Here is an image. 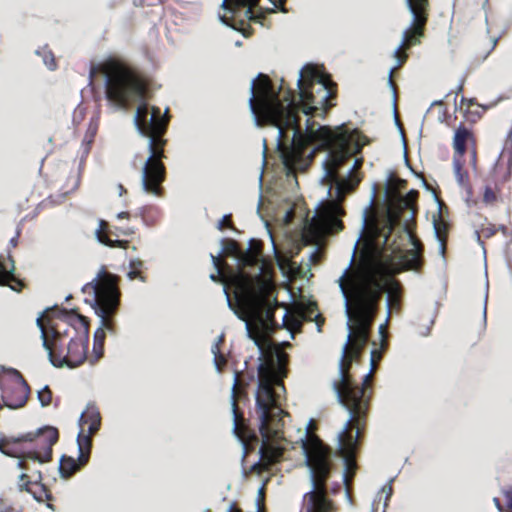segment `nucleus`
<instances>
[{
    "label": "nucleus",
    "instance_id": "49",
    "mask_svg": "<svg viewBox=\"0 0 512 512\" xmlns=\"http://www.w3.org/2000/svg\"><path fill=\"white\" fill-rule=\"evenodd\" d=\"M135 231H136V230H135V229H133V228H127V229H122V230H120V233H121L122 235H126V236H128V235H132V234H134V233H135Z\"/></svg>",
    "mask_w": 512,
    "mask_h": 512
},
{
    "label": "nucleus",
    "instance_id": "8",
    "mask_svg": "<svg viewBox=\"0 0 512 512\" xmlns=\"http://www.w3.org/2000/svg\"><path fill=\"white\" fill-rule=\"evenodd\" d=\"M398 214L388 213L382 222L375 220L370 225V244L373 252L379 257L380 267L390 275H396L403 271L421 270L424 260V247L421 241L410 234L412 249L405 252L395 241L389 243L391 234L399 222Z\"/></svg>",
    "mask_w": 512,
    "mask_h": 512
},
{
    "label": "nucleus",
    "instance_id": "31",
    "mask_svg": "<svg viewBox=\"0 0 512 512\" xmlns=\"http://www.w3.org/2000/svg\"><path fill=\"white\" fill-rule=\"evenodd\" d=\"M239 271L240 270H238L237 272H231L229 275H225L222 272V270H217V273L210 275V279L212 281H214V282H221L224 285V292H225L229 302H230V293H229L228 290H229V288H233L234 289V286L231 283V279Z\"/></svg>",
    "mask_w": 512,
    "mask_h": 512
},
{
    "label": "nucleus",
    "instance_id": "22",
    "mask_svg": "<svg viewBox=\"0 0 512 512\" xmlns=\"http://www.w3.org/2000/svg\"><path fill=\"white\" fill-rule=\"evenodd\" d=\"M383 287V291L387 292V307H388V317L389 319L392 312H400L402 307V296H403V287L398 280L392 279L387 283V287L381 283ZM384 292H382L383 294Z\"/></svg>",
    "mask_w": 512,
    "mask_h": 512
},
{
    "label": "nucleus",
    "instance_id": "13",
    "mask_svg": "<svg viewBox=\"0 0 512 512\" xmlns=\"http://www.w3.org/2000/svg\"><path fill=\"white\" fill-rule=\"evenodd\" d=\"M241 394V381L239 374L234 379L232 387V413H233V433L239 439L243 446L244 456L253 452L259 444V438L256 432L250 428L247 420L244 417L243 411L238 405V400Z\"/></svg>",
    "mask_w": 512,
    "mask_h": 512
},
{
    "label": "nucleus",
    "instance_id": "9",
    "mask_svg": "<svg viewBox=\"0 0 512 512\" xmlns=\"http://www.w3.org/2000/svg\"><path fill=\"white\" fill-rule=\"evenodd\" d=\"M306 465L310 469L313 490L305 494L306 512H332L333 502L327 497V481L334 469L332 449L315 434L306 433L302 440Z\"/></svg>",
    "mask_w": 512,
    "mask_h": 512
},
{
    "label": "nucleus",
    "instance_id": "53",
    "mask_svg": "<svg viewBox=\"0 0 512 512\" xmlns=\"http://www.w3.org/2000/svg\"><path fill=\"white\" fill-rule=\"evenodd\" d=\"M362 163H363V160L360 158V159H356L355 160V163H354V167L353 169H358L362 166Z\"/></svg>",
    "mask_w": 512,
    "mask_h": 512
},
{
    "label": "nucleus",
    "instance_id": "33",
    "mask_svg": "<svg viewBox=\"0 0 512 512\" xmlns=\"http://www.w3.org/2000/svg\"><path fill=\"white\" fill-rule=\"evenodd\" d=\"M36 54L42 57L44 64L50 70H55L57 68V61L54 53L48 47V45H44L36 51Z\"/></svg>",
    "mask_w": 512,
    "mask_h": 512
},
{
    "label": "nucleus",
    "instance_id": "5",
    "mask_svg": "<svg viewBox=\"0 0 512 512\" xmlns=\"http://www.w3.org/2000/svg\"><path fill=\"white\" fill-rule=\"evenodd\" d=\"M273 276L274 270L264 264L259 275L239 271L231 279L239 317L246 321L255 320L263 329L270 331L280 327L275 320V310L282 306L274 296Z\"/></svg>",
    "mask_w": 512,
    "mask_h": 512
},
{
    "label": "nucleus",
    "instance_id": "44",
    "mask_svg": "<svg viewBox=\"0 0 512 512\" xmlns=\"http://www.w3.org/2000/svg\"><path fill=\"white\" fill-rule=\"evenodd\" d=\"M352 262H354V257L351 259V264L346 268V270L344 271V273L342 274V276L339 278V280H338V283H339V284H340V280H341V278L345 275V273H346L348 270H350V271H355V270H358V269H362V270H364V271H367V272L371 273V274H372V275H373V276H374V277H375V278H376V279L381 283V281L377 278V276L373 273V271H372L370 268H368V267H366V266H358V267H356V268H352V267H351V266H352Z\"/></svg>",
    "mask_w": 512,
    "mask_h": 512
},
{
    "label": "nucleus",
    "instance_id": "36",
    "mask_svg": "<svg viewBox=\"0 0 512 512\" xmlns=\"http://www.w3.org/2000/svg\"><path fill=\"white\" fill-rule=\"evenodd\" d=\"M144 263L140 259L131 260L130 262V271L128 272V277L131 280L139 279L142 282L146 281V276L144 275L142 268Z\"/></svg>",
    "mask_w": 512,
    "mask_h": 512
},
{
    "label": "nucleus",
    "instance_id": "11",
    "mask_svg": "<svg viewBox=\"0 0 512 512\" xmlns=\"http://www.w3.org/2000/svg\"><path fill=\"white\" fill-rule=\"evenodd\" d=\"M58 439V430L48 426L36 433H26L17 438H4L0 440V450L6 455L19 458V467L28 470L29 460L38 463L52 460V448Z\"/></svg>",
    "mask_w": 512,
    "mask_h": 512
},
{
    "label": "nucleus",
    "instance_id": "18",
    "mask_svg": "<svg viewBox=\"0 0 512 512\" xmlns=\"http://www.w3.org/2000/svg\"><path fill=\"white\" fill-rule=\"evenodd\" d=\"M512 176V141L506 143L500 153L491 173L489 180L496 187L507 183Z\"/></svg>",
    "mask_w": 512,
    "mask_h": 512
},
{
    "label": "nucleus",
    "instance_id": "10",
    "mask_svg": "<svg viewBox=\"0 0 512 512\" xmlns=\"http://www.w3.org/2000/svg\"><path fill=\"white\" fill-rule=\"evenodd\" d=\"M71 314H77L74 310L54 311L47 309L37 318V326L41 331L43 346L47 350L50 362L55 367L65 365V351L77 336L78 324L69 319Z\"/></svg>",
    "mask_w": 512,
    "mask_h": 512
},
{
    "label": "nucleus",
    "instance_id": "4",
    "mask_svg": "<svg viewBox=\"0 0 512 512\" xmlns=\"http://www.w3.org/2000/svg\"><path fill=\"white\" fill-rule=\"evenodd\" d=\"M255 344L261 351V363L258 366V388L256 392V414L261 434L260 458L249 469V473L261 475L270 466L282 460L285 448L280 444L284 440V416L288 413L279 403L275 386L284 389L283 378L287 376L288 354L268 339L258 336Z\"/></svg>",
    "mask_w": 512,
    "mask_h": 512
},
{
    "label": "nucleus",
    "instance_id": "24",
    "mask_svg": "<svg viewBox=\"0 0 512 512\" xmlns=\"http://www.w3.org/2000/svg\"><path fill=\"white\" fill-rule=\"evenodd\" d=\"M109 224L105 220L99 221V227L96 230V237L98 241L111 248H128L129 242L127 240H112L108 236Z\"/></svg>",
    "mask_w": 512,
    "mask_h": 512
},
{
    "label": "nucleus",
    "instance_id": "43",
    "mask_svg": "<svg viewBox=\"0 0 512 512\" xmlns=\"http://www.w3.org/2000/svg\"><path fill=\"white\" fill-rule=\"evenodd\" d=\"M502 494L507 500L506 511L512 512V486L502 489Z\"/></svg>",
    "mask_w": 512,
    "mask_h": 512
},
{
    "label": "nucleus",
    "instance_id": "38",
    "mask_svg": "<svg viewBox=\"0 0 512 512\" xmlns=\"http://www.w3.org/2000/svg\"><path fill=\"white\" fill-rule=\"evenodd\" d=\"M298 311L303 322L313 321L316 314H318V307L316 303H309L298 307Z\"/></svg>",
    "mask_w": 512,
    "mask_h": 512
},
{
    "label": "nucleus",
    "instance_id": "15",
    "mask_svg": "<svg viewBox=\"0 0 512 512\" xmlns=\"http://www.w3.org/2000/svg\"><path fill=\"white\" fill-rule=\"evenodd\" d=\"M69 319L78 324L79 330L67 351H65V365L75 368L84 363L87 358V345L89 335V320L80 314H71Z\"/></svg>",
    "mask_w": 512,
    "mask_h": 512
},
{
    "label": "nucleus",
    "instance_id": "29",
    "mask_svg": "<svg viewBox=\"0 0 512 512\" xmlns=\"http://www.w3.org/2000/svg\"><path fill=\"white\" fill-rule=\"evenodd\" d=\"M303 323L298 308L293 313L287 310L283 315L282 326L288 330H300Z\"/></svg>",
    "mask_w": 512,
    "mask_h": 512
},
{
    "label": "nucleus",
    "instance_id": "23",
    "mask_svg": "<svg viewBox=\"0 0 512 512\" xmlns=\"http://www.w3.org/2000/svg\"><path fill=\"white\" fill-rule=\"evenodd\" d=\"M412 19L427 24L430 13L429 0H406Z\"/></svg>",
    "mask_w": 512,
    "mask_h": 512
},
{
    "label": "nucleus",
    "instance_id": "39",
    "mask_svg": "<svg viewBox=\"0 0 512 512\" xmlns=\"http://www.w3.org/2000/svg\"><path fill=\"white\" fill-rule=\"evenodd\" d=\"M497 232V229L494 224L487 223L486 225H482L479 229L475 231L477 241L483 245L484 242L481 240L482 237L488 239L494 236Z\"/></svg>",
    "mask_w": 512,
    "mask_h": 512
},
{
    "label": "nucleus",
    "instance_id": "19",
    "mask_svg": "<svg viewBox=\"0 0 512 512\" xmlns=\"http://www.w3.org/2000/svg\"><path fill=\"white\" fill-rule=\"evenodd\" d=\"M472 145V157L475 161L476 158V140L474 134L471 129L466 127L464 124H460L458 128L455 130V134L453 137V148L455 152V157L462 158L467 152V145Z\"/></svg>",
    "mask_w": 512,
    "mask_h": 512
},
{
    "label": "nucleus",
    "instance_id": "20",
    "mask_svg": "<svg viewBox=\"0 0 512 512\" xmlns=\"http://www.w3.org/2000/svg\"><path fill=\"white\" fill-rule=\"evenodd\" d=\"M41 480L42 476L39 471L37 472V477L34 481H31L30 476L23 473L20 475L18 486L21 491H27L31 493L38 502L51 500V494L49 490L40 483Z\"/></svg>",
    "mask_w": 512,
    "mask_h": 512
},
{
    "label": "nucleus",
    "instance_id": "57",
    "mask_svg": "<svg viewBox=\"0 0 512 512\" xmlns=\"http://www.w3.org/2000/svg\"><path fill=\"white\" fill-rule=\"evenodd\" d=\"M385 329H386V326H385V325H381V326H380L379 330H380V333H381L382 335H384V333H385Z\"/></svg>",
    "mask_w": 512,
    "mask_h": 512
},
{
    "label": "nucleus",
    "instance_id": "16",
    "mask_svg": "<svg viewBox=\"0 0 512 512\" xmlns=\"http://www.w3.org/2000/svg\"><path fill=\"white\" fill-rule=\"evenodd\" d=\"M426 25L425 23L419 22V20L416 21L412 19L410 25L403 31L401 44L393 53L397 61V66L391 69L389 75V83L393 88H395L393 81L394 71L401 68L406 63L408 59L407 50L421 43V39L425 35Z\"/></svg>",
    "mask_w": 512,
    "mask_h": 512
},
{
    "label": "nucleus",
    "instance_id": "54",
    "mask_svg": "<svg viewBox=\"0 0 512 512\" xmlns=\"http://www.w3.org/2000/svg\"><path fill=\"white\" fill-rule=\"evenodd\" d=\"M118 189H119V195L120 196H123L124 194L127 193V190L125 189V187L122 184L118 185Z\"/></svg>",
    "mask_w": 512,
    "mask_h": 512
},
{
    "label": "nucleus",
    "instance_id": "2",
    "mask_svg": "<svg viewBox=\"0 0 512 512\" xmlns=\"http://www.w3.org/2000/svg\"><path fill=\"white\" fill-rule=\"evenodd\" d=\"M105 75V94L115 106L128 109L139 102L135 113V125L144 137H147L149 157L142 171V185L147 193L163 196L162 183L166 179V167L163 163L167 139L164 138L169 124V110L162 115L157 106L146 102L149 94V81L137 68L125 63L110 60L100 66Z\"/></svg>",
    "mask_w": 512,
    "mask_h": 512
},
{
    "label": "nucleus",
    "instance_id": "21",
    "mask_svg": "<svg viewBox=\"0 0 512 512\" xmlns=\"http://www.w3.org/2000/svg\"><path fill=\"white\" fill-rule=\"evenodd\" d=\"M260 0H223L222 7L230 13V18L235 19L243 11L244 16L251 20L254 19L253 9Z\"/></svg>",
    "mask_w": 512,
    "mask_h": 512
},
{
    "label": "nucleus",
    "instance_id": "59",
    "mask_svg": "<svg viewBox=\"0 0 512 512\" xmlns=\"http://www.w3.org/2000/svg\"><path fill=\"white\" fill-rule=\"evenodd\" d=\"M4 405L0 403V409L3 407Z\"/></svg>",
    "mask_w": 512,
    "mask_h": 512
},
{
    "label": "nucleus",
    "instance_id": "40",
    "mask_svg": "<svg viewBox=\"0 0 512 512\" xmlns=\"http://www.w3.org/2000/svg\"><path fill=\"white\" fill-rule=\"evenodd\" d=\"M38 399L42 406H48L52 402V391L48 386H45L38 392Z\"/></svg>",
    "mask_w": 512,
    "mask_h": 512
},
{
    "label": "nucleus",
    "instance_id": "56",
    "mask_svg": "<svg viewBox=\"0 0 512 512\" xmlns=\"http://www.w3.org/2000/svg\"><path fill=\"white\" fill-rule=\"evenodd\" d=\"M462 91H463V84H461V85H459V86H458V88H457V90H456V92H455V93H456V94H459V93H461Z\"/></svg>",
    "mask_w": 512,
    "mask_h": 512
},
{
    "label": "nucleus",
    "instance_id": "6",
    "mask_svg": "<svg viewBox=\"0 0 512 512\" xmlns=\"http://www.w3.org/2000/svg\"><path fill=\"white\" fill-rule=\"evenodd\" d=\"M119 283L120 277L102 266L95 278L82 287V292L89 296L86 302L90 304L100 319V325L94 333L93 343L96 360L103 356L106 332L111 335L117 333L116 316L121 303Z\"/></svg>",
    "mask_w": 512,
    "mask_h": 512
},
{
    "label": "nucleus",
    "instance_id": "17",
    "mask_svg": "<svg viewBox=\"0 0 512 512\" xmlns=\"http://www.w3.org/2000/svg\"><path fill=\"white\" fill-rule=\"evenodd\" d=\"M426 25L425 23L419 22V20L416 21L412 19L410 25L403 31L401 44L393 53L397 61V66L391 69L389 75V83L393 88H395L393 81L394 71L401 68L406 63L408 59L407 50L421 43V39L425 35Z\"/></svg>",
    "mask_w": 512,
    "mask_h": 512
},
{
    "label": "nucleus",
    "instance_id": "28",
    "mask_svg": "<svg viewBox=\"0 0 512 512\" xmlns=\"http://www.w3.org/2000/svg\"><path fill=\"white\" fill-rule=\"evenodd\" d=\"M434 229L436 236L440 242L441 253L444 255L448 239L449 224L443 219L439 218L438 220L434 221Z\"/></svg>",
    "mask_w": 512,
    "mask_h": 512
},
{
    "label": "nucleus",
    "instance_id": "34",
    "mask_svg": "<svg viewBox=\"0 0 512 512\" xmlns=\"http://www.w3.org/2000/svg\"><path fill=\"white\" fill-rule=\"evenodd\" d=\"M224 343V336L220 335L217 339V342L212 346V353L214 355V362L217 368L220 370L223 366L226 365L227 359L225 355L221 352V345Z\"/></svg>",
    "mask_w": 512,
    "mask_h": 512
},
{
    "label": "nucleus",
    "instance_id": "30",
    "mask_svg": "<svg viewBox=\"0 0 512 512\" xmlns=\"http://www.w3.org/2000/svg\"><path fill=\"white\" fill-rule=\"evenodd\" d=\"M419 197L417 190H410L405 196H401L398 199V208L400 210H412L416 211V202Z\"/></svg>",
    "mask_w": 512,
    "mask_h": 512
},
{
    "label": "nucleus",
    "instance_id": "58",
    "mask_svg": "<svg viewBox=\"0 0 512 512\" xmlns=\"http://www.w3.org/2000/svg\"><path fill=\"white\" fill-rule=\"evenodd\" d=\"M94 72H95V68H94V67H92V69H91V73H90V74H91V77L93 76Z\"/></svg>",
    "mask_w": 512,
    "mask_h": 512
},
{
    "label": "nucleus",
    "instance_id": "52",
    "mask_svg": "<svg viewBox=\"0 0 512 512\" xmlns=\"http://www.w3.org/2000/svg\"><path fill=\"white\" fill-rule=\"evenodd\" d=\"M237 374H239V379H240V381H242V379H241V374H240L239 372H236V373H235V376H236ZM245 386H248V383H245ZM243 389H244V384H243V382H241V394H240V397H241L242 395H245V392L243 391Z\"/></svg>",
    "mask_w": 512,
    "mask_h": 512
},
{
    "label": "nucleus",
    "instance_id": "42",
    "mask_svg": "<svg viewBox=\"0 0 512 512\" xmlns=\"http://www.w3.org/2000/svg\"><path fill=\"white\" fill-rule=\"evenodd\" d=\"M217 228L221 231L224 230L225 228L235 229L232 223V216L230 214L224 215L222 219L218 222Z\"/></svg>",
    "mask_w": 512,
    "mask_h": 512
},
{
    "label": "nucleus",
    "instance_id": "32",
    "mask_svg": "<svg viewBox=\"0 0 512 512\" xmlns=\"http://www.w3.org/2000/svg\"><path fill=\"white\" fill-rule=\"evenodd\" d=\"M453 165H454L455 176H456L458 183L464 188L469 187V185H470L469 174L466 170H464L459 157L458 158L454 157Z\"/></svg>",
    "mask_w": 512,
    "mask_h": 512
},
{
    "label": "nucleus",
    "instance_id": "51",
    "mask_svg": "<svg viewBox=\"0 0 512 512\" xmlns=\"http://www.w3.org/2000/svg\"><path fill=\"white\" fill-rule=\"evenodd\" d=\"M273 5L277 8H280L284 5V0H270Z\"/></svg>",
    "mask_w": 512,
    "mask_h": 512
},
{
    "label": "nucleus",
    "instance_id": "48",
    "mask_svg": "<svg viewBox=\"0 0 512 512\" xmlns=\"http://www.w3.org/2000/svg\"><path fill=\"white\" fill-rule=\"evenodd\" d=\"M461 103H462L463 105H466V106H467V108H470V107L474 104V101H473V99H466V98H464V97H463V98L461 99Z\"/></svg>",
    "mask_w": 512,
    "mask_h": 512
},
{
    "label": "nucleus",
    "instance_id": "27",
    "mask_svg": "<svg viewBox=\"0 0 512 512\" xmlns=\"http://www.w3.org/2000/svg\"><path fill=\"white\" fill-rule=\"evenodd\" d=\"M0 286H9L16 291L23 287L22 281L15 277L13 268L8 270L2 261H0Z\"/></svg>",
    "mask_w": 512,
    "mask_h": 512
},
{
    "label": "nucleus",
    "instance_id": "35",
    "mask_svg": "<svg viewBox=\"0 0 512 512\" xmlns=\"http://www.w3.org/2000/svg\"><path fill=\"white\" fill-rule=\"evenodd\" d=\"M501 190V186H496L489 181V183L486 184L484 193H483V202L487 205L494 204L498 199V193Z\"/></svg>",
    "mask_w": 512,
    "mask_h": 512
},
{
    "label": "nucleus",
    "instance_id": "47",
    "mask_svg": "<svg viewBox=\"0 0 512 512\" xmlns=\"http://www.w3.org/2000/svg\"><path fill=\"white\" fill-rule=\"evenodd\" d=\"M493 503H494V505L496 506V508L499 510V512H502V511H503V506H502V504H501V502H500L499 498L494 497V498H493Z\"/></svg>",
    "mask_w": 512,
    "mask_h": 512
},
{
    "label": "nucleus",
    "instance_id": "3",
    "mask_svg": "<svg viewBox=\"0 0 512 512\" xmlns=\"http://www.w3.org/2000/svg\"><path fill=\"white\" fill-rule=\"evenodd\" d=\"M340 289L345 298L350 331L339 362V379L333 382V388L338 396L337 386H340L341 380L346 376L347 386L353 391L355 398L361 397L367 401L369 411L371 394L368 393V388L371 386L377 363L382 358V352L377 349L372 350L371 370L365 375L361 385L355 383L350 370L353 362H361L364 349L370 339L374 318L379 310L383 287L371 273L358 269L348 270L345 273L340 280Z\"/></svg>",
    "mask_w": 512,
    "mask_h": 512
},
{
    "label": "nucleus",
    "instance_id": "50",
    "mask_svg": "<svg viewBox=\"0 0 512 512\" xmlns=\"http://www.w3.org/2000/svg\"><path fill=\"white\" fill-rule=\"evenodd\" d=\"M117 218L118 219H129L130 218V213L129 212H120L117 214Z\"/></svg>",
    "mask_w": 512,
    "mask_h": 512
},
{
    "label": "nucleus",
    "instance_id": "14",
    "mask_svg": "<svg viewBox=\"0 0 512 512\" xmlns=\"http://www.w3.org/2000/svg\"><path fill=\"white\" fill-rule=\"evenodd\" d=\"M12 376L0 379L3 405L17 409L23 407L29 397L30 387L19 371L12 369Z\"/></svg>",
    "mask_w": 512,
    "mask_h": 512
},
{
    "label": "nucleus",
    "instance_id": "7",
    "mask_svg": "<svg viewBox=\"0 0 512 512\" xmlns=\"http://www.w3.org/2000/svg\"><path fill=\"white\" fill-rule=\"evenodd\" d=\"M338 401L349 412V419L338 434L337 454L344 460L343 482L346 490L351 489L358 465L356 453L365 435L368 423L367 401L355 398L353 391L347 386V377L344 376L337 386Z\"/></svg>",
    "mask_w": 512,
    "mask_h": 512
},
{
    "label": "nucleus",
    "instance_id": "26",
    "mask_svg": "<svg viewBox=\"0 0 512 512\" xmlns=\"http://www.w3.org/2000/svg\"><path fill=\"white\" fill-rule=\"evenodd\" d=\"M98 128V118H91L82 141V150L84 156H87L90 153L92 145L94 143V139L98 132Z\"/></svg>",
    "mask_w": 512,
    "mask_h": 512
},
{
    "label": "nucleus",
    "instance_id": "12",
    "mask_svg": "<svg viewBox=\"0 0 512 512\" xmlns=\"http://www.w3.org/2000/svg\"><path fill=\"white\" fill-rule=\"evenodd\" d=\"M80 431L77 436L79 455L77 459L70 456H62L59 471L62 477L69 478L82 467L90 458L92 448V436L95 435L101 426V415L95 405H88L82 412L79 419Z\"/></svg>",
    "mask_w": 512,
    "mask_h": 512
},
{
    "label": "nucleus",
    "instance_id": "1",
    "mask_svg": "<svg viewBox=\"0 0 512 512\" xmlns=\"http://www.w3.org/2000/svg\"><path fill=\"white\" fill-rule=\"evenodd\" d=\"M284 83V80H282ZM300 101H295L294 91L284 89L281 84L276 92L271 79L259 74L251 86L252 95L249 104L260 126L272 125L278 128L279 140L287 138V132L293 130L289 148L282 151L285 168L292 172L301 163L309 145L320 142L328 150L325 162L326 177L336 186L337 200L326 202L311 220L309 230L317 238L338 233L344 229L340 219L345 214L341 202L346 194L353 192L360 178L353 175V169L347 178H341L339 169L353 156L359 154L369 143L367 137L358 129L353 131H332L329 127L316 128L315 121L307 119L305 132L300 126V110L305 115L323 116L334 106L332 100L337 96V84L324 70L313 64H306L297 80Z\"/></svg>",
    "mask_w": 512,
    "mask_h": 512
},
{
    "label": "nucleus",
    "instance_id": "55",
    "mask_svg": "<svg viewBox=\"0 0 512 512\" xmlns=\"http://www.w3.org/2000/svg\"><path fill=\"white\" fill-rule=\"evenodd\" d=\"M229 512H243V511H242L241 509H239V508H237V507H235V506L233 505V506H231V508H230V511H229Z\"/></svg>",
    "mask_w": 512,
    "mask_h": 512
},
{
    "label": "nucleus",
    "instance_id": "25",
    "mask_svg": "<svg viewBox=\"0 0 512 512\" xmlns=\"http://www.w3.org/2000/svg\"><path fill=\"white\" fill-rule=\"evenodd\" d=\"M239 264L244 267H254L259 265V272L256 275H259L262 272V267L265 265H269L272 269L273 266L270 262L265 260L264 258H260L256 255V253L246 250V251H240L239 257Z\"/></svg>",
    "mask_w": 512,
    "mask_h": 512
},
{
    "label": "nucleus",
    "instance_id": "37",
    "mask_svg": "<svg viewBox=\"0 0 512 512\" xmlns=\"http://www.w3.org/2000/svg\"><path fill=\"white\" fill-rule=\"evenodd\" d=\"M221 245L224 256H235L237 258L239 257L241 249L237 241L230 238H224L221 240Z\"/></svg>",
    "mask_w": 512,
    "mask_h": 512
},
{
    "label": "nucleus",
    "instance_id": "46",
    "mask_svg": "<svg viewBox=\"0 0 512 512\" xmlns=\"http://www.w3.org/2000/svg\"><path fill=\"white\" fill-rule=\"evenodd\" d=\"M313 321L316 323L317 331L322 332V327L325 323V318L320 314H316Z\"/></svg>",
    "mask_w": 512,
    "mask_h": 512
},
{
    "label": "nucleus",
    "instance_id": "41",
    "mask_svg": "<svg viewBox=\"0 0 512 512\" xmlns=\"http://www.w3.org/2000/svg\"><path fill=\"white\" fill-rule=\"evenodd\" d=\"M249 251H252L256 253V255L260 258H263V243L260 240L251 239L249 241V248L247 249Z\"/></svg>",
    "mask_w": 512,
    "mask_h": 512
},
{
    "label": "nucleus",
    "instance_id": "45",
    "mask_svg": "<svg viewBox=\"0 0 512 512\" xmlns=\"http://www.w3.org/2000/svg\"><path fill=\"white\" fill-rule=\"evenodd\" d=\"M211 260L216 270H222L224 266H227L226 262L222 260L220 255L211 254Z\"/></svg>",
    "mask_w": 512,
    "mask_h": 512
}]
</instances>
